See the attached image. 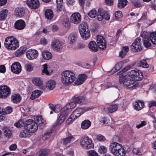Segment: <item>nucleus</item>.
Segmentation results:
<instances>
[{
    "label": "nucleus",
    "instance_id": "obj_1",
    "mask_svg": "<svg viewBox=\"0 0 156 156\" xmlns=\"http://www.w3.org/2000/svg\"><path fill=\"white\" fill-rule=\"evenodd\" d=\"M114 138L115 139H114V142L111 143L109 146L110 151L115 156H125L126 150L122 145L116 142H119V137L116 136Z\"/></svg>",
    "mask_w": 156,
    "mask_h": 156
},
{
    "label": "nucleus",
    "instance_id": "obj_2",
    "mask_svg": "<svg viewBox=\"0 0 156 156\" xmlns=\"http://www.w3.org/2000/svg\"><path fill=\"white\" fill-rule=\"evenodd\" d=\"M61 80L62 84L68 86L71 84L76 79L75 73L70 70H66L62 72Z\"/></svg>",
    "mask_w": 156,
    "mask_h": 156
},
{
    "label": "nucleus",
    "instance_id": "obj_3",
    "mask_svg": "<svg viewBox=\"0 0 156 156\" xmlns=\"http://www.w3.org/2000/svg\"><path fill=\"white\" fill-rule=\"evenodd\" d=\"M4 46L7 49L10 50H15L19 46L18 40L13 36H9L5 40Z\"/></svg>",
    "mask_w": 156,
    "mask_h": 156
},
{
    "label": "nucleus",
    "instance_id": "obj_4",
    "mask_svg": "<svg viewBox=\"0 0 156 156\" xmlns=\"http://www.w3.org/2000/svg\"><path fill=\"white\" fill-rule=\"evenodd\" d=\"M72 109L69 104H67L62 109L60 115L55 125V126L58 125L63 122L66 118L68 112H70Z\"/></svg>",
    "mask_w": 156,
    "mask_h": 156
},
{
    "label": "nucleus",
    "instance_id": "obj_5",
    "mask_svg": "<svg viewBox=\"0 0 156 156\" xmlns=\"http://www.w3.org/2000/svg\"><path fill=\"white\" fill-rule=\"evenodd\" d=\"M119 81L120 83L123 84L124 86L129 89L135 88L137 86L134 80L127 78L126 76H123L122 75L119 76Z\"/></svg>",
    "mask_w": 156,
    "mask_h": 156
},
{
    "label": "nucleus",
    "instance_id": "obj_6",
    "mask_svg": "<svg viewBox=\"0 0 156 156\" xmlns=\"http://www.w3.org/2000/svg\"><path fill=\"white\" fill-rule=\"evenodd\" d=\"M25 129L30 133L35 132L38 129L37 124L33 119H29L24 122Z\"/></svg>",
    "mask_w": 156,
    "mask_h": 156
},
{
    "label": "nucleus",
    "instance_id": "obj_7",
    "mask_svg": "<svg viewBox=\"0 0 156 156\" xmlns=\"http://www.w3.org/2000/svg\"><path fill=\"white\" fill-rule=\"evenodd\" d=\"M79 32L81 37L83 40H86L90 38V32L86 23H83L80 24Z\"/></svg>",
    "mask_w": 156,
    "mask_h": 156
},
{
    "label": "nucleus",
    "instance_id": "obj_8",
    "mask_svg": "<svg viewBox=\"0 0 156 156\" xmlns=\"http://www.w3.org/2000/svg\"><path fill=\"white\" fill-rule=\"evenodd\" d=\"M91 139L88 136L82 137L80 139V145L85 149L90 148L92 146Z\"/></svg>",
    "mask_w": 156,
    "mask_h": 156
},
{
    "label": "nucleus",
    "instance_id": "obj_9",
    "mask_svg": "<svg viewBox=\"0 0 156 156\" xmlns=\"http://www.w3.org/2000/svg\"><path fill=\"white\" fill-rule=\"evenodd\" d=\"M98 12L97 19L99 21L102 20L103 19L105 20H108L110 18V15L108 12L106 11L102 8H99Z\"/></svg>",
    "mask_w": 156,
    "mask_h": 156
},
{
    "label": "nucleus",
    "instance_id": "obj_10",
    "mask_svg": "<svg viewBox=\"0 0 156 156\" xmlns=\"http://www.w3.org/2000/svg\"><path fill=\"white\" fill-rule=\"evenodd\" d=\"M87 110V108L85 107H78L73 111L71 117L74 119H77Z\"/></svg>",
    "mask_w": 156,
    "mask_h": 156
},
{
    "label": "nucleus",
    "instance_id": "obj_11",
    "mask_svg": "<svg viewBox=\"0 0 156 156\" xmlns=\"http://www.w3.org/2000/svg\"><path fill=\"white\" fill-rule=\"evenodd\" d=\"M10 89L7 86L0 87V98H6L10 94Z\"/></svg>",
    "mask_w": 156,
    "mask_h": 156
},
{
    "label": "nucleus",
    "instance_id": "obj_12",
    "mask_svg": "<svg viewBox=\"0 0 156 156\" xmlns=\"http://www.w3.org/2000/svg\"><path fill=\"white\" fill-rule=\"evenodd\" d=\"M140 36L143 38V42L144 46L146 47H150L151 44L149 42L150 34L145 31H144L141 33Z\"/></svg>",
    "mask_w": 156,
    "mask_h": 156
},
{
    "label": "nucleus",
    "instance_id": "obj_13",
    "mask_svg": "<svg viewBox=\"0 0 156 156\" xmlns=\"http://www.w3.org/2000/svg\"><path fill=\"white\" fill-rule=\"evenodd\" d=\"M38 55V51L34 49H29L26 52L27 58L30 60L36 59Z\"/></svg>",
    "mask_w": 156,
    "mask_h": 156
},
{
    "label": "nucleus",
    "instance_id": "obj_14",
    "mask_svg": "<svg viewBox=\"0 0 156 156\" xmlns=\"http://www.w3.org/2000/svg\"><path fill=\"white\" fill-rule=\"evenodd\" d=\"M51 47L53 50L56 51H60L62 49V45L59 41L58 39H54L51 45Z\"/></svg>",
    "mask_w": 156,
    "mask_h": 156
},
{
    "label": "nucleus",
    "instance_id": "obj_15",
    "mask_svg": "<svg viewBox=\"0 0 156 156\" xmlns=\"http://www.w3.org/2000/svg\"><path fill=\"white\" fill-rule=\"evenodd\" d=\"M97 42L98 47L101 49H104L106 48V44L104 37L100 35L97 36Z\"/></svg>",
    "mask_w": 156,
    "mask_h": 156
},
{
    "label": "nucleus",
    "instance_id": "obj_16",
    "mask_svg": "<svg viewBox=\"0 0 156 156\" xmlns=\"http://www.w3.org/2000/svg\"><path fill=\"white\" fill-rule=\"evenodd\" d=\"M27 4L29 7L33 9H37L40 5L38 0H27Z\"/></svg>",
    "mask_w": 156,
    "mask_h": 156
},
{
    "label": "nucleus",
    "instance_id": "obj_17",
    "mask_svg": "<svg viewBox=\"0 0 156 156\" xmlns=\"http://www.w3.org/2000/svg\"><path fill=\"white\" fill-rule=\"evenodd\" d=\"M81 19V15L78 13L73 14L70 17L71 22L75 24L79 23Z\"/></svg>",
    "mask_w": 156,
    "mask_h": 156
},
{
    "label": "nucleus",
    "instance_id": "obj_18",
    "mask_svg": "<svg viewBox=\"0 0 156 156\" xmlns=\"http://www.w3.org/2000/svg\"><path fill=\"white\" fill-rule=\"evenodd\" d=\"M11 69L13 73L16 74H19L21 71V65L18 62H14L12 65Z\"/></svg>",
    "mask_w": 156,
    "mask_h": 156
},
{
    "label": "nucleus",
    "instance_id": "obj_19",
    "mask_svg": "<svg viewBox=\"0 0 156 156\" xmlns=\"http://www.w3.org/2000/svg\"><path fill=\"white\" fill-rule=\"evenodd\" d=\"M141 45V41L140 38H137L132 44V46L133 47L132 49L133 48L135 51H139L142 49Z\"/></svg>",
    "mask_w": 156,
    "mask_h": 156
},
{
    "label": "nucleus",
    "instance_id": "obj_20",
    "mask_svg": "<svg viewBox=\"0 0 156 156\" xmlns=\"http://www.w3.org/2000/svg\"><path fill=\"white\" fill-rule=\"evenodd\" d=\"M133 105L134 109L139 111L144 108V104L143 101H142L136 100L133 102Z\"/></svg>",
    "mask_w": 156,
    "mask_h": 156
},
{
    "label": "nucleus",
    "instance_id": "obj_21",
    "mask_svg": "<svg viewBox=\"0 0 156 156\" xmlns=\"http://www.w3.org/2000/svg\"><path fill=\"white\" fill-rule=\"evenodd\" d=\"M26 26L25 21L22 20H17L14 24L15 28L18 30L23 29Z\"/></svg>",
    "mask_w": 156,
    "mask_h": 156
},
{
    "label": "nucleus",
    "instance_id": "obj_22",
    "mask_svg": "<svg viewBox=\"0 0 156 156\" xmlns=\"http://www.w3.org/2000/svg\"><path fill=\"white\" fill-rule=\"evenodd\" d=\"M123 64V62H119L115 65V67L108 73V75H112L117 71L119 70L122 67Z\"/></svg>",
    "mask_w": 156,
    "mask_h": 156
},
{
    "label": "nucleus",
    "instance_id": "obj_23",
    "mask_svg": "<svg viewBox=\"0 0 156 156\" xmlns=\"http://www.w3.org/2000/svg\"><path fill=\"white\" fill-rule=\"evenodd\" d=\"M73 100L78 104H80L84 102L85 100V98L83 96L75 95L72 98Z\"/></svg>",
    "mask_w": 156,
    "mask_h": 156
},
{
    "label": "nucleus",
    "instance_id": "obj_24",
    "mask_svg": "<svg viewBox=\"0 0 156 156\" xmlns=\"http://www.w3.org/2000/svg\"><path fill=\"white\" fill-rule=\"evenodd\" d=\"M87 78L86 75L81 74L79 75L77 80L75 81L76 84L80 85L82 84Z\"/></svg>",
    "mask_w": 156,
    "mask_h": 156
},
{
    "label": "nucleus",
    "instance_id": "obj_25",
    "mask_svg": "<svg viewBox=\"0 0 156 156\" xmlns=\"http://www.w3.org/2000/svg\"><path fill=\"white\" fill-rule=\"evenodd\" d=\"M25 12V10L23 8L18 7L16 8L15 13L16 17H23Z\"/></svg>",
    "mask_w": 156,
    "mask_h": 156
},
{
    "label": "nucleus",
    "instance_id": "obj_26",
    "mask_svg": "<svg viewBox=\"0 0 156 156\" xmlns=\"http://www.w3.org/2000/svg\"><path fill=\"white\" fill-rule=\"evenodd\" d=\"M88 47L90 51H92L96 52L98 50L97 45L95 41H90Z\"/></svg>",
    "mask_w": 156,
    "mask_h": 156
},
{
    "label": "nucleus",
    "instance_id": "obj_27",
    "mask_svg": "<svg viewBox=\"0 0 156 156\" xmlns=\"http://www.w3.org/2000/svg\"><path fill=\"white\" fill-rule=\"evenodd\" d=\"M91 124V123L90 121L87 119L85 120L81 123V128L83 129H87L90 126Z\"/></svg>",
    "mask_w": 156,
    "mask_h": 156
},
{
    "label": "nucleus",
    "instance_id": "obj_28",
    "mask_svg": "<svg viewBox=\"0 0 156 156\" xmlns=\"http://www.w3.org/2000/svg\"><path fill=\"white\" fill-rule=\"evenodd\" d=\"M44 14L45 17L48 20H51L54 16L52 11L50 9H46L45 12Z\"/></svg>",
    "mask_w": 156,
    "mask_h": 156
},
{
    "label": "nucleus",
    "instance_id": "obj_29",
    "mask_svg": "<svg viewBox=\"0 0 156 156\" xmlns=\"http://www.w3.org/2000/svg\"><path fill=\"white\" fill-rule=\"evenodd\" d=\"M33 83L37 86H41L42 85L43 82L42 80L39 77H34L32 79Z\"/></svg>",
    "mask_w": 156,
    "mask_h": 156
},
{
    "label": "nucleus",
    "instance_id": "obj_30",
    "mask_svg": "<svg viewBox=\"0 0 156 156\" xmlns=\"http://www.w3.org/2000/svg\"><path fill=\"white\" fill-rule=\"evenodd\" d=\"M11 101L13 103H18L21 100V98L19 94H14L11 96Z\"/></svg>",
    "mask_w": 156,
    "mask_h": 156
},
{
    "label": "nucleus",
    "instance_id": "obj_31",
    "mask_svg": "<svg viewBox=\"0 0 156 156\" xmlns=\"http://www.w3.org/2000/svg\"><path fill=\"white\" fill-rule=\"evenodd\" d=\"M75 140L74 138L72 136H69L63 139V143L65 145H69Z\"/></svg>",
    "mask_w": 156,
    "mask_h": 156
},
{
    "label": "nucleus",
    "instance_id": "obj_32",
    "mask_svg": "<svg viewBox=\"0 0 156 156\" xmlns=\"http://www.w3.org/2000/svg\"><path fill=\"white\" fill-rule=\"evenodd\" d=\"M76 35L74 33L71 34L68 38V41L70 44H73L76 41Z\"/></svg>",
    "mask_w": 156,
    "mask_h": 156
},
{
    "label": "nucleus",
    "instance_id": "obj_33",
    "mask_svg": "<svg viewBox=\"0 0 156 156\" xmlns=\"http://www.w3.org/2000/svg\"><path fill=\"white\" fill-rule=\"evenodd\" d=\"M42 56L43 58L46 60H49L51 58L52 55L50 52L45 51L42 52Z\"/></svg>",
    "mask_w": 156,
    "mask_h": 156
},
{
    "label": "nucleus",
    "instance_id": "obj_34",
    "mask_svg": "<svg viewBox=\"0 0 156 156\" xmlns=\"http://www.w3.org/2000/svg\"><path fill=\"white\" fill-rule=\"evenodd\" d=\"M55 81L52 80L48 81L46 83V87L50 90H52L55 87Z\"/></svg>",
    "mask_w": 156,
    "mask_h": 156
},
{
    "label": "nucleus",
    "instance_id": "obj_35",
    "mask_svg": "<svg viewBox=\"0 0 156 156\" xmlns=\"http://www.w3.org/2000/svg\"><path fill=\"white\" fill-rule=\"evenodd\" d=\"M50 153L49 149L45 148L42 149L38 152L39 156H48Z\"/></svg>",
    "mask_w": 156,
    "mask_h": 156
},
{
    "label": "nucleus",
    "instance_id": "obj_36",
    "mask_svg": "<svg viewBox=\"0 0 156 156\" xmlns=\"http://www.w3.org/2000/svg\"><path fill=\"white\" fill-rule=\"evenodd\" d=\"M135 80H141L143 77V74L142 72L139 70H136Z\"/></svg>",
    "mask_w": 156,
    "mask_h": 156
},
{
    "label": "nucleus",
    "instance_id": "obj_37",
    "mask_svg": "<svg viewBox=\"0 0 156 156\" xmlns=\"http://www.w3.org/2000/svg\"><path fill=\"white\" fill-rule=\"evenodd\" d=\"M41 91L38 90H35L32 93L30 98L32 100L37 98L41 96Z\"/></svg>",
    "mask_w": 156,
    "mask_h": 156
},
{
    "label": "nucleus",
    "instance_id": "obj_38",
    "mask_svg": "<svg viewBox=\"0 0 156 156\" xmlns=\"http://www.w3.org/2000/svg\"><path fill=\"white\" fill-rule=\"evenodd\" d=\"M8 13V10L5 9L1 11L0 12V20H5L6 18Z\"/></svg>",
    "mask_w": 156,
    "mask_h": 156
},
{
    "label": "nucleus",
    "instance_id": "obj_39",
    "mask_svg": "<svg viewBox=\"0 0 156 156\" xmlns=\"http://www.w3.org/2000/svg\"><path fill=\"white\" fill-rule=\"evenodd\" d=\"M25 51V48L21 47L15 51V54L17 56H20L24 53Z\"/></svg>",
    "mask_w": 156,
    "mask_h": 156
},
{
    "label": "nucleus",
    "instance_id": "obj_40",
    "mask_svg": "<svg viewBox=\"0 0 156 156\" xmlns=\"http://www.w3.org/2000/svg\"><path fill=\"white\" fill-rule=\"evenodd\" d=\"M138 66L142 67L144 68H147L148 67L146 61L145 59H142L139 61L137 64Z\"/></svg>",
    "mask_w": 156,
    "mask_h": 156
},
{
    "label": "nucleus",
    "instance_id": "obj_41",
    "mask_svg": "<svg viewBox=\"0 0 156 156\" xmlns=\"http://www.w3.org/2000/svg\"><path fill=\"white\" fill-rule=\"evenodd\" d=\"M128 3V2L127 0H119L118 7L120 9L123 8L127 5Z\"/></svg>",
    "mask_w": 156,
    "mask_h": 156
},
{
    "label": "nucleus",
    "instance_id": "obj_42",
    "mask_svg": "<svg viewBox=\"0 0 156 156\" xmlns=\"http://www.w3.org/2000/svg\"><path fill=\"white\" fill-rule=\"evenodd\" d=\"M57 11L59 12L62 10L63 5V0H56Z\"/></svg>",
    "mask_w": 156,
    "mask_h": 156
},
{
    "label": "nucleus",
    "instance_id": "obj_43",
    "mask_svg": "<svg viewBox=\"0 0 156 156\" xmlns=\"http://www.w3.org/2000/svg\"><path fill=\"white\" fill-rule=\"evenodd\" d=\"M30 133L29 131L27 130H23L21 131L20 134V136L21 138L29 137L30 136Z\"/></svg>",
    "mask_w": 156,
    "mask_h": 156
},
{
    "label": "nucleus",
    "instance_id": "obj_44",
    "mask_svg": "<svg viewBox=\"0 0 156 156\" xmlns=\"http://www.w3.org/2000/svg\"><path fill=\"white\" fill-rule=\"evenodd\" d=\"M118 109V106L116 105H110L108 108V112L112 113L116 111Z\"/></svg>",
    "mask_w": 156,
    "mask_h": 156
},
{
    "label": "nucleus",
    "instance_id": "obj_45",
    "mask_svg": "<svg viewBox=\"0 0 156 156\" xmlns=\"http://www.w3.org/2000/svg\"><path fill=\"white\" fill-rule=\"evenodd\" d=\"M129 50V48L127 46L123 47L121 51L119 52V56L123 57L128 52Z\"/></svg>",
    "mask_w": 156,
    "mask_h": 156
},
{
    "label": "nucleus",
    "instance_id": "obj_46",
    "mask_svg": "<svg viewBox=\"0 0 156 156\" xmlns=\"http://www.w3.org/2000/svg\"><path fill=\"white\" fill-rule=\"evenodd\" d=\"M98 13H97L95 9H92L90 10L88 13V16L91 18H94L96 17V16H98Z\"/></svg>",
    "mask_w": 156,
    "mask_h": 156
},
{
    "label": "nucleus",
    "instance_id": "obj_47",
    "mask_svg": "<svg viewBox=\"0 0 156 156\" xmlns=\"http://www.w3.org/2000/svg\"><path fill=\"white\" fill-rule=\"evenodd\" d=\"M3 131L5 136L8 138H10L11 136L12 135L11 131L7 128H5Z\"/></svg>",
    "mask_w": 156,
    "mask_h": 156
},
{
    "label": "nucleus",
    "instance_id": "obj_48",
    "mask_svg": "<svg viewBox=\"0 0 156 156\" xmlns=\"http://www.w3.org/2000/svg\"><path fill=\"white\" fill-rule=\"evenodd\" d=\"M34 64L32 63L27 64L25 65V68L29 72H31L33 70Z\"/></svg>",
    "mask_w": 156,
    "mask_h": 156
},
{
    "label": "nucleus",
    "instance_id": "obj_49",
    "mask_svg": "<svg viewBox=\"0 0 156 156\" xmlns=\"http://www.w3.org/2000/svg\"><path fill=\"white\" fill-rule=\"evenodd\" d=\"M51 131L46 132L44 134L42 135V139L44 140H48L51 136Z\"/></svg>",
    "mask_w": 156,
    "mask_h": 156
},
{
    "label": "nucleus",
    "instance_id": "obj_50",
    "mask_svg": "<svg viewBox=\"0 0 156 156\" xmlns=\"http://www.w3.org/2000/svg\"><path fill=\"white\" fill-rule=\"evenodd\" d=\"M23 125H24V122L23 120L21 119L19 120L18 122L14 124V126L18 128H20L23 126Z\"/></svg>",
    "mask_w": 156,
    "mask_h": 156
},
{
    "label": "nucleus",
    "instance_id": "obj_51",
    "mask_svg": "<svg viewBox=\"0 0 156 156\" xmlns=\"http://www.w3.org/2000/svg\"><path fill=\"white\" fill-rule=\"evenodd\" d=\"M107 149L106 147L104 146H101L99 148L98 151L100 153L104 154L107 152Z\"/></svg>",
    "mask_w": 156,
    "mask_h": 156
},
{
    "label": "nucleus",
    "instance_id": "obj_52",
    "mask_svg": "<svg viewBox=\"0 0 156 156\" xmlns=\"http://www.w3.org/2000/svg\"><path fill=\"white\" fill-rule=\"evenodd\" d=\"M87 154L89 156H99L98 154L94 150L88 151Z\"/></svg>",
    "mask_w": 156,
    "mask_h": 156
},
{
    "label": "nucleus",
    "instance_id": "obj_53",
    "mask_svg": "<svg viewBox=\"0 0 156 156\" xmlns=\"http://www.w3.org/2000/svg\"><path fill=\"white\" fill-rule=\"evenodd\" d=\"M136 73V70H132L131 71L129 72L127 75V78L128 76H129L131 78H133L134 80V78L135 77V74Z\"/></svg>",
    "mask_w": 156,
    "mask_h": 156
},
{
    "label": "nucleus",
    "instance_id": "obj_54",
    "mask_svg": "<svg viewBox=\"0 0 156 156\" xmlns=\"http://www.w3.org/2000/svg\"><path fill=\"white\" fill-rule=\"evenodd\" d=\"M35 120L39 124H43L44 123V120L42 119V116H37L36 117Z\"/></svg>",
    "mask_w": 156,
    "mask_h": 156
},
{
    "label": "nucleus",
    "instance_id": "obj_55",
    "mask_svg": "<svg viewBox=\"0 0 156 156\" xmlns=\"http://www.w3.org/2000/svg\"><path fill=\"white\" fill-rule=\"evenodd\" d=\"M96 138L98 141L100 142L104 141L106 139L105 137L101 134L97 135Z\"/></svg>",
    "mask_w": 156,
    "mask_h": 156
},
{
    "label": "nucleus",
    "instance_id": "obj_56",
    "mask_svg": "<svg viewBox=\"0 0 156 156\" xmlns=\"http://www.w3.org/2000/svg\"><path fill=\"white\" fill-rule=\"evenodd\" d=\"M62 24L66 27H68L69 26V20L68 18H66L63 19L62 21Z\"/></svg>",
    "mask_w": 156,
    "mask_h": 156
},
{
    "label": "nucleus",
    "instance_id": "obj_57",
    "mask_svg": "<svg viewBox=\"0 0 156 156\" xmlns=\"http://www.w3.org/2000/svg\"><path fill=\"white\" fill-rule=\"evenodd\" d=\"M129 69V66H126L119 73V76L121 75H122L123 76H127L124 75V72H126Z\"/></svg>",
    "mask_w": 156,
    "mask_h": 156
},
{
    "label": "nucleus",
    "instance_id": "obj_58",
    "mask_svg": "<svg viewBox=\"0 0 156 156\" xmlns=\"http://www.w3.org/2000/svg\"><path fill=\"white\" fill-rule=\"evenodd\" d=\"M44 69L42 70V73H43L46 74L47 75L49 74L50 73L47 69V64H45L43 65Z\"/></svg>",
    "mask_w": 156,
    "mask_h": 156
},
{
    "label": "nucleus",
    "instance_id": "obj_59",
    "mask_svg": "<svg viewBox=\"0 0 156 156\" xmlns=\"http://www.w3.org/2000/svg\"><path fill=\"white\" fill-rule=\"evenodd\" d=\"M132 3L136 7H139L141 6L139 1L137 0H133L132 1Z\"/></svg>",
    "mask_w": 156,
    "mask_h": 156
},
{
    "label": "nucleus",
    "instance_id": "obj_60",
    "mask_svg": "<svg viewBox=\"0 0 156 156\" xmlns=\"http://www.w3.org/2000/svg\"><path fill=\"white\" fill-rule=\"evenodd\" d=\"M115 15L116 18L119 19L122 16V12L120 11H117L115 12Z\"/></svg>",
    "mask_w": 156,
    "mask_h": 156
},
{
    "label": "nucleus",
    "instance_id": "obj_61",
    "mask_svg": "<svg viewBox=\"0 0 156 156\" xmlns=\"http://www.w3.org/2000/svg\"><path fill=\"white\" fill-rule=\"evenodd\" d=\"M62 108L59 105H57L55 106L53 111L55 113H57L62 110Z\"/></svg>",
    "mask_w": 156,
    "mask_h": 156
},
{
    "label": "nucleus",
    "instance_id": "obj_62",
    "mask_svg": "<svg viewBox=\"0 0 156 156\" xmlns=\"http://www.w3.org/2000/svg\"><path fill=\"white\" fill-rule=\"evenodd\" d=\"M133 151L135 154L136 155H140L141 154V153L138 148H133Z\"/></svg>",
    "mask_w": 156,
    "mask_h": 156
},
{
    "label": "nucleus",
    "instance_id": "obj_63",
    "mask_svg": "<svg viewBox=\"0 0 156 156\" xmlns=\"http://www.w3.org/2000/svg\"><path fill=\"white\" fill-rule=\"evenodd\" d=\"M13 108L11 106H8L7 107L5 110V113L6 114H9L11 113L12 111Z\"/></svg>",
    "mask_w": 156,
    "mask_h": 156
},
{
    "label": "nucleus",
    "instance_id": "obj_64",
    "mask_svg": "<svg viewBox=\"0 0 156 156\" xmlns=\"http://www.w3.org/2000/svg\"><path fill=\"white\" fill-rule=\"evenodd\" d=\"M156 106V101H149L148 107L150 108L153 106Z\"/></svg>",
    "mask_w": 156,
    "mask_h": 156
}]
</instances>
